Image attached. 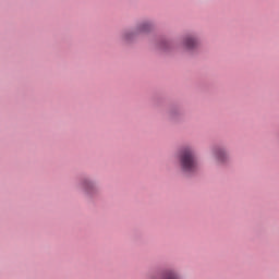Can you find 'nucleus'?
<instances>
[{
	"instance_id": "obj_1",
	"label": "nucleus",
	"mask_w": 279,
	"mask_h": 279,
	"mask_svg": "<svg viewBox=\"0 0 279 279\" xmlns=\"http://www.w3.org/2000/svg\"><path fill=\"white\" fill-rule=\"evenodd\" d=\"M181 168L185 173L197 171V158L191 148H185L180 155Z\"/></svg>"
},
{
	"instance_id": "obj_2",
	"label": "nucleus",
	"mask_w": 279,
	"mask_h": 279,
	"mask_svg": "<svg viewBox=\"0 0 279 279\" xmlns=\"http://www.w3.org/2000/svg\"><path fill=\"white\" fill-rule=\"evenodd\" d=\"M197 45H198V41L194 37H186L184 40V46L187 49H195V47H197Z\"/></svg>"
},
{
	"instance_id": "obj_3",
	"label": "nucleus",
	"mask_w": 279,
	"mask_h": 279,
	"mask_svg": "<svg viewBox=\"0 0 279 279\" xmlns=\"http://www.w3.org/2000/svg\"><path fill=\"white\" fill-rule=\"evenodd\" d=\"M163 279H180V277L178 276V272H177V271L168 270V271L163 275Z\"/></svg>"
},
{
	"instance_id": "obj_4",
	"label": "nucleus",
	"mask_w": 279,
	"mask_h": 279,
	"mask_svg": "<svg viewBox=\"0 0 279 279\" xmlns=\"http://www.w3.org/2000/svg\"><path fill=\"white\" fill-rule=\"evenodd\" d=\"M215 156L217 160H219L220 162H223V159L226 158V151L218 149L215 151Z\"/></svg>"
},
{
	"instance_id": "obj_5",
	"label": "nucleus",
	"mask_w": 279,
	"mask_h": 279,
	"mask_svg": "<svg viewBox=\"0 0 279 279\" xmlns=\"http://www.w3.org/2000/svg\"><path fill=\"white\" fill-rule=\"evenodd\" d=\"M138 32H149V24H142L138 27Z\"/></svg>"
},
{
	"instance_id": "obj_6",
	"label": "nucleus",
	"mask_w": 279,
	"mask_h": 279,
	"mask_svg": "<svg viewBox=\"0 0 279 279\" xmlns=\"http://www.w3.org/2000/svg\"><path fill=\"white\" fill-rule=\"evenodd\" d=\"M85 189H93V183L85 182Z\"/></svg>"
}]
</instances>
